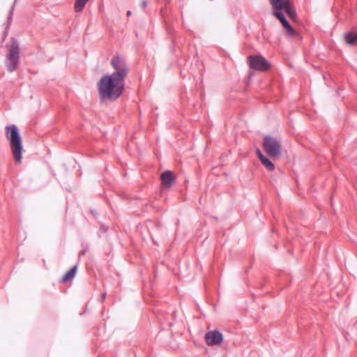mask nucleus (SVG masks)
Returning a JSON list of instances; mask_svg holds the SVG:
<instances>
[{
	"instance_id": "f257e3e1",
	"label": "nucleus",
	"mask_w": 357,
	"mask_h": 357,
	"mask_svg": "<svg viewBox=\"0 0 357 357\" xmlns=\"http://www.w3.org/2000/svg\"><path fill=\"white\" fill-rule=\"evenodd\" d=\"M124 81L109 74L102 76L98 82L100 98L102 100H115L123 92Z\"/></svg>"
},
{
	"instance_id": "f03ea898",
	"label": "nucleus",
	"mask_w": 357,
	"mask_h": 357,
	"mask_svg": "<svg viewBox=\"0 0 357 357\" xmlns=\"http://www.w3.org/2000/svg\"><path fill=\"white\" fill-rule=\"evenodd\" d=\"M273 8V15L275 16L282 23L283 27L286 29L287 34L290 36H294L296 34V31L286 20L282 11H284L293 20L297 17V14L291 0H269Z\"/></svg>"
},
{
	"instance_id": "7ed1b4c3",
	"label": "nucleus",
	"mask_w": 357,
	"mask_h": 357,
	"mask_svg": "<svg viewBox=\"0 0 357 357\" xmlns=\"http://www.w3.org/2000/svg\"><path fill=\"white\" fill-rule=\"evenodd\" d=\"M6 136L10 143V146L15 162L21 163L22 158V140L19 130L15 125L6 127Z\"/></svg>"
},
{
	"instance_id": "20e7f679",
	"label": "nucleus",
	"mask_w": 357,
	"mask_h": 357,
	"mask_svg": "<svg viewBox=\"0 0 357 357\" xmlns=\"http://www.w3.org/2000/svg\"><path fill=\"white\" fill-rule=\"evenodd\" d=\"M20 63V49L16 40L12 39L6 54V65L10 72L15 70Z\"/></svg>"
},
{
	"instance_id": "39448f33",
	"label": "nucleus",
	"mask_w": 357,
	"mask_h": 357,
	"mask_svg": "<svg viewBox=\"0 0 357 357\" xmlns=\"http://www.w3.org/2000/svg\"><path fill=\"white\" fill-rule=\"evenodd\" d=\"M111 65L114 72L110 75L125 81L128 74V66L125 59L119 55H116L112 59Z\"/></svg>"
},
{
	"instance_id": "423d86ee",
	"label": "nucleus",
	"mask_w": 357,
	"mask_h": 357,
	"mask_svg": "<svg viewBox=\"0 0 357 357\" xmlns=\"http://www.w3.org/2000/svg\"><path fill=\"white\" fill-rule=\"evenodd\" d=\"M263 146L267 154L272 158H278L281 155V144L275 138L266 136Z\"/></svg>"
},
{
	"instance_id": "0eeeda50",
	"label": "nucleus",
	"mask_w": 357,
	"mask_h": 357,
	"mask_svg": "<svg viewBox=\"0 0 357 357\" xmlns=\"http://www.w3.org/2000/svg\"><path fill=\"white\" fill-rule=\"evenodd\" d=\"M248 63L250 67L256 70L265 71L270 68L268 61L259 55L250 56Z\"/></svg>"
},
{
	"instance_id": "6e6552de",
	"label": "nucleus",
	"mask_w": 357,
	"mask_h": 357,
	"mask_svg": "<svg viewBox=\"0 0 357 357\" xmlns=\"http://www.w3.org/2000/svg\"><path fill=\"white\" fill-rule=\"evenodd\" d=\"M205 340L208 345H218L222 342V335L217 331H211L205 335Z\"/></svg>"
},
{
	"instance_id": "1a4fd4ad",
	"label": "nucleus",
	"mask_w": 357,
	"mask_h": 357,
	"mask_svg": "<svg viewBox=\"0 0 357 357\" xmlns=\"http://www.w3.org/2000/svg\"><path fill=\"white\" fill-rule=\"evenodd\" d=\"M174 179V174L170 171H165L161 174L162 184L166 187H170L173 184Z\"/></svg>"
},
{
	"instance_id": "9d476101",
	"label": "nucleus",
	"mask_w": 357,
	"mask_h": 357,
	"mask_svg": "<svg viewBox=\"0 0 357 357\" xmlns=\"http://www.w3.org/2000/svg\"><path fill=\"white\" fill-rule=\"evenodd\" d=\"M77 272V266H74L72 267L62 278L61 282H66L69 280H71L74 278Z\"/></svg>"
},
{
	"instance_id": "9b49d317",
	"label": "nucleus",
	"mask_w": 357,
	"mask_h": 357,
	"mask_svg": "<svg viewBox=\"0 0 357 357\" xmlns=\"http://www.w3.org/2000/svg\"><path fill=\"white\" fill-rule=\"evenodd\" d=\"M261 162L269 171H273L275 169L274 164L264 155H261Z\"/></svg>"
},
{
	"instance_id": "f8f14e48",
	"label": "nucleus",
	"mask_w": 357,
	"mask_h": 357,
	"mask_svg": "<svg viewBox=\"0 0 357 357\" xmlns=\"http://www.w3.org/2000/svg\"><path fill=\"white\" fill-rule=\"evenodd\" d=\"M89 1V0H75L74 5L75 11L77 13L82 11L85 7L86 3Z\"/></svg>"
},
{
	"instance_id": "ddd939ff",
	"label": "nucleus",
	"mask_w": 357,
	"mask_h": 357,
	"mask_svg": "<svg viewBox=\"0 0 357 357\" xmlns=\"http://www.w3.org/2000/svg\"><path fill=\"white\" fill-rule=\"evenodd\" d=\"M344 38L347 43L349 45H353L357 41V34L347 33L345 34Z\"/></svg>"
},
{
	"instance_id": "4468645a",
	"label": "nucleus",
	"mask_w": 357,
	"mask_h": 357,
	"mask_svg": "<svg viewBox=\"0 0 357 357\" xmlns=\"http://www.w3.org/2000/svg\"><path fill=\"white\" fill-rule=\"evenodd\" d=\"M257 154L259 158V160H261V155H264L261 153V151L259 150V149H257Z\"/></svg>"
},
{
	"instance_id": "2eb2a0df",
	"label": "nucleus",
	"mask_w": 357,
	"mask_h": 357,
	"mask_svg": "<svg viewBox=\"0 0 357 357\" xmlns=\"http://www.w3.org/2000/svg\"><path fill=\"white\" fill-rule=\"evenodd\" d=\"M146 5H147V2H146V0H143V1H142V7L143 8H145L146 7Z\"/></svg>"
},
{
	"instance_id": "dca6fc26",
	"label": "nucleus",
	"mask_w": 357,
	"mask_h": 357,
	"mask_svg": "<svg viewBox=\"0 0 357 357\" xmlns=\"http://www.w3.org/2000/svg\"><path fill=\"white\" fill-rule=\"evenodd\" d=\"M130 14H131L130 11H128V12H127V15H130Z\"/></svg>"
}]
</instances>
